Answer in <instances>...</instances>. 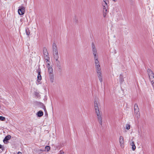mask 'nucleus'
Returning <instances> with one entry per match:
<instances>
[{"instance_id": "1", "label": "nucleus", "mask_w": 154, "mask_h": 154, "mask_svg": "<svg viewBox=\"0 0 154 154\" xmlns=\"http://www.w3.org/2000/svg\"><path fill=\"white\" fill-rule=\"evenodd\" d=\"M95 67L97 72H101V69L98 58L94 59Z\"/></svg>"}, {"instance_id": "2", "label": "nucleus", "mask_w": 154, "mask_h": 154, "mask_svg": "<svg viewBox=\"0 0 154 154\" xmlns=\"http://www.w3.org/2000/svg\"><path fill=\"white\" fill-rule=\"evenodd\" d=\"M43 52L44 57L46 60V63H48L49 62L48 60L49 59V56L48 53V50L45 48H43ZM49 63H50V61H49Z\"/></svg>"}, {"instance_id": "3", "label": "nucleus", "mask_w": 154, "mask_h": 154, "mask_svg": "<svg viewBox=\"0 0 154 154\" xmlns=\"http://www.w3.org/2000/svg\"><path fill=\"white\" fill-rule=\"evenodd\" d=\"M92 48L94 59L98 58L97 55V50L94 43H92Z\"/></svg>"}, {"instance_id": "4", "label": "nucleus", "mask_w": 154, "mask_h": 154, "mask_svg": "<svg viewBox=\"0 0 154 154\" xmlns=\"http://www.w3.org/2000/svg\"><path fill=\"white\" fill-rule=\"evenodd\" d=\"M95 112L97 116L98 121L100 124L102 125V115L100 113V111Z\"/></svg>"}, {"instance_id": "5", "label": "nucleus", "mask_w": 154, "mask_h": 154, "mask_svg": "<svg viewBox=\"0 0 154 154\" xmlns=\"http://www.w3.org/2000/svg\"><path fill=\"white\" fill-rule=\"evenodd\" d=\"M25 7L23 6H20L18 11V14L20 15H23L25 12Z\"/></svg>"}, {"instance_id": "6", "label": "nucleus", "mask_w": 154, "mask_h": 154, "mask_svg": "<svg viewBox=\"0 0 154 154\" xmlns=\"http://www.w3.org/2000/svg\"><path fill=\"white\" fill-rule=\"evenodd\" d=\"M37 72L38 73L37 82L38 84H41L40 82L42 79V78L41 75V70L40 68H38V69L37 70Z\"/></svg>"}, {"instance_id": "7", "label": "nucleus", "mask_w": 154, "mask_h": 154, "mask_svg": "<svg viewBox=\"0 0 154 154\" xmlns=\"http://www.w3.org/2000/svg\"><path fill=\"white\" fill-rule=\"evenodd\" d=\"M135 117L137 118H139L140 116V113L139 111V109L137 105L135 106Z\"/></svg>"}, {"instance_id": "8", "label": "nucleus", "mask_w": 154, "mask_h": 154, "mask_svg": "<svg viewBox=\"0 0 154 154\" xmlns=\"http://www.w3.org/2000/svg\"><path fill=\"white\" fill-rule=\"evenodd\" d=\"M119 142L120 146L122 148H124V139L122 136H121L119 137Z\"/></svg>"}, {"instance_id": "9", "label": "nucleus", "mask_w": 154, "mask_h": 154, "mask_svg": "<svg viewBox=\"0 0 154 154\" xmlns=\"http://www.w3.org/2000/svg\"><path fill=\"white\" fill-rule=\"evenodd\" d=\"M47 66L48 68V72L49 73L51 74H53V69L52 67L50 66V63H47Z\"/></svg>"}, {"instance_id": "10", "label": "nucleus", "mask_w": 154, "mask_h": 154, "mask_svg": "<svg viewBox=\"0 0 154 154\" xmlns=\"http://www.w3.org/2000/svg\"><path fill=\"white\" fill-rule=\"evenodd\" d=\"M54 57L56 61H58V59L59 58V56L58 54V52L55 51L53 52Z\"/></svg>"}, {"instance_id": "11", "label": "nucleus", "mask_w": 154, "mask_h": 154, "mask_svg": "<svg viewBox=\"0 0 154 154\" xmlns=\"http://www.w3.org/2000/svg\"><path fill=\"white\" fill-rule=\"evenodd\" d=\"M133 139H134V138H133L132 139H130L129 143L130 145L132 146V150H135V148H134V146H135V144L134 141L133 140Z\"/></svg>"}, {"instance_id": "12", "label": "nucleus", "mask_w": 154, "mask_h": 154, "mask_svg": "<svg viewBox=\"0 0 154 154\" xmlns=\"http://www.w3.org/2000/svg\"><path fill=\"white\" fill-rule=\"evenodd\" d=\"M99 80L101 82H103L102 75L101 72H97Z\"/></svg>"}, {"instance_id": "13", "label": "nucleus", "mask_w": 154, "mask_h": 154, "mask_svg": "<svg viewBox=\"0 0 154 154\" xmlns=\"http://www.w3.org/2000/svg\"><path fill=\"white\" fill-rule=\"evenodd\" d=\"M94 107L95 112L99 111V109L97 101H95L94 102Z\"/></svg>"}, {"instance_id": "14", "label": "nucleus", "mask_w": 154, "mask_h": 154, "mask_svg": "<svg viewBox=\"0 0 154 154\" xmlns=\"http://www.w3.org/2000/svg\"><path fill=\"white\" fill-rule=\"evenodd\" d=\"M52 49L53 52L58 51L57 48L56 44L54 43L52 45Z\"/></svg>"}, {"instance_id": "15", "label": "nucleus", "mask_w": 154, "mask_h": 154, "mask_svg": "<svg viewBox=\"0 0 154 154\" xmlns=\"http://www.w3.org/2000/svg\"><path fill=\"white\" fill-rule=\"evenodd\" d=\"M11 137V136L10 135H8L6 136L4 139L3 141L4 142L5 141H7L9 140Z\"/></svg>"}, {"instance_id": "16", "label": "nucleus", "mask_w": 154, "mask_h": 154, "mask_svg": "<svg viewBox=\"0 0 154 154\" xmlns=\"http://www.w3.org/2000/svg\"><path fill=\"white\" fill-rule=\"evenodd\" d=\"M103 9L104 11H105V12H106L107 11L106 8L107 7V5H106L105 3L104 4V3H103Z\"/></svg>"}, {"instance_id": "17", "label": "nucleus", "mask_w": 154, "mask_h": 154, "mask_svg": "<svg viewBox=\"0 0 154 154\" xmlns=\"http://www.w3.org/2000/svg\"><path fill=\"white\" fill-rule=\"evenodd\" d=\"M43 113L42 111H39L37 113V116L38 117H41L43 115Z\"/></svg>"}, {"instance_id": "18", "label": "nucleus", "mask_w": 154, "mask_h": 154, "mask_svg": "<svg viewBox=\"0 0 154 154\" xmlns=\"http://www.w3.org/2000/svg\"><path fill=\"white\" fill-rule=\"evenodd\" d=\"M57 66L58 67V69L61 70L62 69V67L60 64V62L59 61H57Z\"/></svg>"}, {"instance_id": "19", "label": "nucleus", "mask_w": 154, "mask_h": 154, "mask_svg": "<svg viewBox=\"0 0 154 154\" xmlns=\"http://www.w3.org/2000/svg\"><path fill=\"white\" fill-rule=\"evenodd\" d=\"M35 94L37 97H39L40 96V95L39 93L37 92H35Z\"/></svg>"}, {"instance_id": "20", "label": "nucleus", "mask_w": 154, "mask_h": 154, "mask_svg": "<svg viewBox=\"0 0 154 154\" xmlns=\"http://www.w3.org/2000/svg\"><path fill=\"white\" fill-rule=\"evenodd\" d=\"M0 120L2 121H5V118L2 116H0Z\"/></svg>"}, {"instance_id": "21", "label": "nucleus", "mask_w": 154, "mask_h": 154, "mask_svg": "<svg viewBox=\"0 0 154 154\" xmlns=\"http://www.w3.org/2000/svg\"><path fill=\"white\" fill-rule=\"evenodd\" d=\"M130 125L129 124H127L126 125V128L127 130H129L130 128Z\"/></svg>"}, {"instance_id": "22", "label": "nucleus", "mask_w": 154, "mask_h": 154, "mask_svg": "<svg viewBox=\"0 0 154 154\" xmlns=\"http://www.w3.org/2000/svg\"><path fill=\"white\" fill-rule=\"evenodd\" d=\"M26 35H29L30 34V32L29 29H26Z\"/></svg>"}, {"instance_id": "23", "label": "nucleus", "mask_w": 154, "mask_h": 154, "mask_svg": "<svg viewBox=\"0 0 154 154\" xmlns=\"http://www.w3.org/2000/svg\"><path fill=\"white\" fill-rule=\"evenodd\" d=\"M45 149L47 151H48L50 149V147L49 146H47L45 147Z\"/></svg>"}, {"instance_id": "24", "label": "nucleus", "mask_w": 154, "mask_h": 154, "mask_svg": "<svg viewBox=\"0 0 154 154\" xmlns=\"http://www.w3.org/2000/svg\"><path fill=\"white\" fill-rule=\"evenodd\" d=\"M53 79H54V76L53 75V74H52L50 78V80L52 82H53Z\"/></svg>"}, {"instance_id": "25", "label": "nucleus", "mask_w": 154, "mask_h": 154, "mask_svg": "<svg viewBox=\"0 0 154 154\" xmlns=\"http://www.w3.org/2000/svg\"><path fill=\"white\" fill-rule=\"evenodd\" d=\"M103 1L106 5H107L109 3L108 0H103Z\"/></svg>"}, {"instance_id": "26", "label": "nucleus", "mask_w": 154, "mask_h": 154, "mask_svg": "<svg viewBox=\"0 0 154 154\" xmlns=\"http://www.w3.org/2000/svg\"><path fill=\"white\" fill-rule=\"evenodd\" d=\"M124 81V79H123L122 77H121L120 79V81L121 83L123 82Z\"/></svg>"}, {"instance_id": "27", "label": "nucleus", "mask_w": 154, "mask_h": 154, "mask_svg": "<svg viewBox=\"0 0 154 154\" xmlns=\"http://www.w3.org/2000/svg\"><path fill=\"white\" fill-rule=\"evenodd\" d=\"M64 153L63 152V151L60 150V154H63Z\"/></svg>"}, {"instance_id": "28", "label": "nucleus", "mask_w": 154, "mask_h": 154, "mask_svg": "<svg viewBox=\"0 0 154 154\" xmlns=\"http://www.w3.org/2000/svg\"><path fill=\"white\" fill-rule=\"evenodd\" d=\"M17 154H22V153L21 152H18Z\"/></svg>"}, {"instance_id": "29", "label": "nucleus", "mask_w": 154, "mask_h": 154, "mask_svg": "<svg viewBox=\"0 0 154 154\" xmlns=\"http://www.w3.org/2000/svg\"><path fill=\"white\" fill-rule=\"evenodd\" d=\"M2 148V145L1 144H0V149L1 148Z\"/></svg>"}, {"instance_id": "30", "label": "nucleus", "mask_w": 154, "mask_h": 154, "mask_svg": "<svg viewBox=\"0 0 154 154\" xmlns=\"http://www.w3.org/2000/svg\"><path fill=\"white\" fill-rule=\"evenodd\" d=\"M114 1L116 2L117 1V0H113Z\"/></svg>"}, {"instance_id": "31", "label": "nucleus", "mask_w": 154, "mask_h": 154, "mask_svg": "<svg viewBox=\"0 0 154 154\" xmlns=\"http://www.w3.org/2000/svg\"><path fill=\"white\" fill-rule=\"evenodd\" d=\"M103 15H104V17H105V15H104V14H103Z\"/></svg>"}, {"instance_id": "32", "label": "nucleus", "mask_w": 154, "mask_h": 154, "mask_svg": "<svg viewBox=\"0 0 154 154\" xmlns=\"http://www.w3.org/2000/svg\"><path fill=\"white\" fill-rule=\"evenodd\" d=\"M134 109H135V106H134Z\"/></svg>"}]
</instances>
